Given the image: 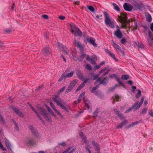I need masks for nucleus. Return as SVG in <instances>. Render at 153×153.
Returning <instances> with one entry per match:
<instances>
[{"instance_id":"obj_7","label":"nucleus","mask_w":153,"mask_h":153,"mask_svg":"<svg viewBox=\"0 0 153 153\" xmlns=\"http://www.w3.org/2000/svg\"><path fill=\"white\" fill-rule=\"evenodd\" d=\"M29 129L31 131L32 134L36 137L37 138L39 137V134L37 129H35V128L32 125H29L28 126Z\"/></svg>"},{"instance_id":"obj_18","label":"nucleus","mask_w":153,"mask_h":153,"mask_svg":"<svg viewBox=\"0 0 153 153\" xmlns=\"http://www.w3.org/2000/svg\"><path fill=\"white\" fill-rule=\"evenodd\" d=\"M83 100L85 105L87 107L88 109L90 107V105L89 101L87 98H85V97L83 98Z\"/></svg>"},{"instance_id":"obj_29","label":"nucleus","mask_w":153,"mask_h":153,"mask_svg":"<svg viewBox=\"0 0 153 153\" xmlns=\"http://www.w3.org/2000/svg\"><path fill=\"white\" fill-rule=\"evenodd\" d=\"M113 5L114 6V9L118 12L120 11V9L119 8V7L117 5V4L115 3H113Z\"/></svg>"},{"instance_id":"obj_11","label":"nucleus","mask_w":153,"mask_h":153,"mask_svg":"<svg viewBox=\"0 0 153 153\" xmlns=\"http://www.w3.org/2000/svg\"><path fill=\"white\" fill-rule=\"evenodd\" d=\"M42 52L43 54L46 56L50 55L51 52V49L49 47L44 48Z\"/></svg>"},{"instance_id":"obj_24","label":"nucleus","mask_w":153,"mask_h":153,"mask_svg":"<svg viewBox=\"0 0 153 153\" xmlns=\"http://www.w3.org/2000/svg\"><path fill=\"white\" fill-rule=\"evenodd\" d=\"M92 145L95 147L96 150H100V147L97 143H96L95 141H92Z\"/></svg>"},{"instance_id":"obj_12","label":"nucleus","mask_w":153,"mask_h":153,"mask_svg":"<svg viewBox=\"0 0 153 153\" xmlns=\"http://www.w3.org/2000/svg\"><path fill=\"white\" fill-rule=\"evenodd\" d=\"M114 35L118 39H121L122 38L123 35L120 30L118 29L114 31Z\"/></svg>"},{"instance_id":"obj_31","label":"nucleus","mask_w":153,"mask_h":153,"mask_svg":"<svg viewBox=\"0 0 153 153\" xmlns=\"http://www.w3.org/2000/svg\"><path fill=\"white\" fill-rule=\"evenodd\" d=\"M66 78L65 75H64V73H63L62 74L61 76L59 79L58 81L59 82H61L62 81V80L64 79H65Z\"/></svg>"},{"instance_id":"obj_33","label":"nucleus","mask_w":153,"mask_h":153,"mask_svg":"<svg viewBox=\"0 0 153 153\" xmlns=\"http://www.w3.org/2000/svg\"><path fill=\"white\" fill-rule=\"evenodd\" d=\"M146 20L147 21H148L149 22H150L152 21V17L151 15L148 13V14L146 16Z\"/></svg>"},{"instance_id":"obj_26","label":"nucleus","mask_w":153,"mask_h":153,"mask_svg":"<svg viewBox=\"0 0 153 153\" xmlns=\"http://www.w3.org/2000/svg\"><path fill=\"white\" fill-rule=\"evenodd\" d=\"M112 45L117 50H120L121 48L117 44L114 42V41L112 42Z\"/></svg>"},{"instance_id":"obj_53","label":"nucleus","mask_w":153,"mask_h":153,"mask_svg":"<svg viewBox=\"0 0 153 153\" xmlns=\"http://www.w3.org/2000/svg\"><path fill=\"white\" fill-rule=\"evenodd\" d=\"M117 76L115 74H112L111 75H110L109 76V77L112 79H113L114 77L115 78Z\"/></svg>"},{"instance_id":"obj_5","label":"nucleus","mask_w":153,"mask_h":153,"mask_svg":"<svg viewBox=\"0 0 153 153\" xmlns=\"http://www.w3.org/2000/svg\"><path fill=\"white\" fill-rule=\"evenodd\" d=\"M143 28L148 32V37L147 39V43L151 47L153 46V34L150 30L149 28L146 25H143Z\"/></svg>"},{"instance_id":"obj_30","label":"nucleus","mask_w":153,"mask_h":153,"mask_svg":"<svg viewBox=\"0 0 153 153\" xmlns=\"http://www.w3.org/2000/svg\"><path fill=\"white\" fill-rule=\"evenodd\" d=\"M98 111V108H97L94 112L93 114V115L94 117H97L98 116V114L99 112Z\"/></svg>"},{"instance_id":"obj_49","label":"nucleus","mask_w":153,"mask_h":153,"mask_svg":"<svg viewBox=\"0 0 153 153\" xmlns=\"http://www.w3.org/2000/svg\"><path fill=\"white\" fill-rule=\"evenodd\" d=\"M147 108H144L142 112L140 113V114H146L147 112Z\"/></svg>"},{"instance_id":"obj_56","label":"nucleus","mask_w":153,"mask_h":153,"mask_svg":"<svg viewBox=\"0 0 153 153\" xmlns=\"http://www.w3.org/2000/svg\"><path fill=\"white\" fill-rule=\"evenodd\" d=\"M82 35L83 36L84 38L86 40L87 38H89L88 37L87 35V33H83Z\"/></svg>"},{"instance_id":"obj_60","label":"nucleus","mask_w":153,"mask_h":153,"mask_svg":"<svg viewBox=\"0 0 153 153\" xmlns=\"http://www.w3.org/2000/svg\"><path fill=\"white\" fill-rule=\"evenodd\" d=\"M110 71V69H109L106 71V72H105V73L103 74L102 76H105L106 74H108Z\"/></svg>"},{"instance_id":"obj_27","label":"nucleus","mask_w":153,"mask_h":153,"mask_svg":"<svg viewBox=\"0 0 153 153\" xmlns=\"http://www.w3.org/2000/svg\"><path fill=\"white\" fill-rule=\"evenodd\" d=\"M27 144L33 146L36 144V142L33 140H29L27 141Z\"/></svg>"},{"instance_id":"obj_47","label":"nucleus","mask_w":153,"mask_h":153,"mask_svg":"<svg viewBox=\"0 0 153 153\" xmlns=\"http://www.w3.org/2000/svg\"><path fill=\"white\" fill-rule=\"evenodd\" d=\"M102 84L105 86H106L107 85V83L106 82V81H105V79H102V81H101L100 83L98 85H100V84Z\"/></svg>"},{"instance_id":"obj_20","label":"nucleus","mask_w":153,"mask_h":153,"mask_svg":"<svg viewBox=\"0 0 153 153\" xmlns=\"http://www.w3.org/2000/svg\"><path fill=\"white\" fill-rule=\"evenodd\" d=\"M86 55V53L82 52L81 55L79 57L77 58V59L79 62H82Z\"/></svg>"},{"instance_id":"obj_35","label":"nucleus","mask_w":153,"mask_h":153,"mask_svg":"<svg viewBox=\"0 0 153 153\" xmlns=\"http://www.w3.org/2000/svg\"><path fill=\"white\" fill-rule=\"evenodd\" d=\"M74 72V71H72L70 73H68L67 74L65 75L66 78L67 77H71L73 75Z\"/></svg>"},{"instance_id":"obj_23","label":"nucleus","mask_w":153,"mask_h":153,"mask_svg":"<svg viewBox=\"0 0 153 153\" xmlns=\"http://www.w3.org/2000/svg\"><path fill=\"white\" fill-rule=\"evenodd\" d=\"M128 123V121L127 120H125L124 121L122 122L119 124L117 126V128L118 129L122 128V126L126 124H127Z\"/></svg>"},{"instance_id":"obj_1","label":"nucleus","mask_w":153,"mask_h":153,"mask_svg":"<svg viewBox=\"0 0 153 153\" xmlns=\"http://www.w3.org/2000/svg\"><path fill=\"white\" fill-rule=\"evenodd\" d=\"M30 107L32 110L35 113L37 117L41 121L44 125H45V123L41 116L39 114V113L43 116L44 118L45 119L46 121L50 122H52L51 117L49 114L47 113V111L45 109L41 107H39L37 110V111H39V112H38L33 106H31Z\"/></svg>"},{"instance_id":"obj_37","label":"nucleus","mask_w":153,"mask_h":153,"mask_svg":"<svg viewBox=\"0 0 153 153\" xmlns=\"http://www.w3.org/2000/svg\"><path fill=\"white\" fill-rule=\"evenodd\" d=\"M94 94L99 97H100L102 96V94L101 92L99 90L97 91H96L94 93Z\"/></svg>"},{"instance_id":"obj_51","label":"nucleus","mask_w":153,"mask_h":153,"mask_svg":"<svg viewBox=\"0 0 153 153\" xmlns=\"http://www.w3.org/2000/svg\"><path fill=\"white\" fill-rule=\"evenodd\" d=\"M86 68L88 70H91L92 69V67L89 64L86 65Z\"/></svg>"},{"instance_id":"obj_43","label":"nucleus","mask_w":153,"mask_h":153,"mask_svg":"<svg viewBox=\"0 0 153 153\" xmlns=\"http://www.w3.org/2000/svg\"><path fill=\"white\" fill-rule=\"evenodd\" d=\"M127 41L126 39L125 38H122L120 40V42L122 44L124 45L127 42Z\"/></svg>"},{"instance_id":"obj_15","label":"nucleus","mask_w":153,"mask_h":153,"mask_svg":"<svg viewBox=\"0 0 153 153\" xmlns=\"http://www.w3.org/2000/svg\"><path fill=\"white\" fill-rule=\"evenodd\" d=\"M77 79L73 80V81L70 83L68 86V88L71 90L77 83Z\"/></svg>"},{"instance_id":"obj_19","label":"nucleus","mask_w":153,"mask_h":153,"mask_svg":"<svg viewBox=\"0 0 153 153\" xmlns=\"http://www.w3.org/2000/svg\"><path fill=\"white\" fill-rule=\"evenodd\" d=\"M4 139L5 141V144L6 146L7 147V149H10V150H11V144L10 143L9 140L6 137H5Z\"/></svg>"},{"instance_id":"obj_25","label":"nucleus","mask_w":153,"mask_h":153,"mask_svg":"<svg viewBox=\"0 0 153 153\" xmlns=\"http://www.w3.org/2000/svg\"><path fill=\"white\" fill-rule=\"evenodd\" d=\"M140 122V121H136L134 122H132L131 124L128 125L126 127V128H129L130 127H132L133 126L136 125V124L139 123Z\"/></svg>"},{"instance_id":"obj_41","label":"nucleus","mask_w":153,"mask_h":153,"mask_svg":"<svg viewBox=\"0 0 153 153\" xmlns=\"http://www.w3.org/2000/svg\"><path fill=\"white\" fill-rule=\"evenodd\" d=\"M88 9L91 12H94L95 10L94 8L91 6H88Z\"/></svg>"},{"instance_id":"obj_39","label":"nucleus","mask_w":153,"mask_h":153,"mask_svg":"<svg viewBox=\"0 0 153 153\" xmlns=\"http://www.w3.org/2000/svg\"><path fill=\"white\" fill-rule=\"evenodd\" d=\"M111 57L113 58L116 62H117L118 61V59L115 57V55L114 54L111 53L109 55Z\"/></svg>"},{"instance_id":"obj_17","label":"nucleus","mask_w":153,"mask_h":153,"mask_svg":"<svg viewBox=\"0 0 153 153\" xmlns=\"http://www.w3.org/2000/svg\"><path fill=\"white\" fill-rule=\"evenodd\" d=\"M114 113L118 115L120 119L123 120L125 119L124 116L123 114L120 113V111L117 109H115L114 110Z\"/></svg>"},{"instance_id":"obj_3","label":"nucleus","mask_w":153,"mask_h":153,"mask_svg":"<svg viewBox=\"0 0 153 153\" xmlns=\"http://www.w3.org/2000/svg\"><path fill=\"white\" fill-rule=\"evenodd\" d=\"M71 32L74 34L75 36L81 37L82 35V32L75 24L71 23L69 24Z\"/></svg>"},{"instance_id":"obj_44","label":"nucleus","mask_w":153,"mask_h":153,"mask_svg":"<svg viewBox=\"0 0 153 153\" xmlns=\"http://www.w3.org/2000/svg\"><path fill=\"white\" fill-rule=\"evenodd\" d=\"M44 88V85H41L39 86L36 89V91H39L41 89H42Z\"/></svg>"},{"instance_id":"obj_57","label":"nucleus","mask_w":153,"mask_h":153,"mask_svg":"<svg viewBox=\"0 0 153 153\" xmlns=\"http://www.w3.org/2000/svg\"><path fill=\"white\" fill-rule=\"evenodd\" d=\"M42 17L45 19H48L49 18V17L47 15L44 14L42 16Z\"/></svg>"},{"instance_id":"obj_63","label":"nucleus","mask_w":153,"mask_h":153,"mask_svg":"<svg viewBox=\"0 0 153 153\" xmlns=\"http://www.w3.org/2000/svg\"><path fill=\"white\" fill-rule=\"evenodd\" d=\"M85 149L88 152V153H91V151L90 150L88 146H86Z\"/></svg>"},{"instance_id":"obj_55","label":"nucleus","mask_w":153,"mask_h":153,"mask_svg":"<svg viewBox=\"0 0 153 153\" xmlns=\"http://www.w3.org/2000/svg\"><path fill=\"white\" fill-rule=\"evenodd\" d=\"M82 138V140L85 143H87V137L85 136Z\"/></svg>"},{"instance_id":"obj_13","label":"nucleus","mask_w":153,"mask_h":153,"mask_svg":"<svg viewBox=\"0 0 153 153\" xmlns=\"http://www.w3.org/2000/svg\"><path fill=\"white\" fill-rule=\"evenodd\" d=\"M50 104L51 107L54 111L56 114L59 115L61 117H63V116L62 115V114L58 111L57 109L56 108L53 104L51 102Z\"/></svg>"},{"instance_id":"obj_14","label":"nucleus","mask_w":153,"mask_h":153,"mask_svg":"<svg viewBox=\"0 0 153 153\" xmlns=\"http://www.w3.org/2000/svg\"><path fill=\"white\" fill-rule=\"evenodd\" d=\"M86 41L89 42L94 47H96L97 46V45L95 42V39L94 38L91 37L90 38V39L89 38H87Z\"/></svg>"},{"instance_id":"obj_59","label":"nucleus","mask_w":153,"mask_h":153,"mask_svg":"<svg viewBox=\"0 0 153 153\" xmlns=\"http://www.w3.org/2000/svg\"><path fill=\"white\" fill-rule=\"evenodd\" d=\"M12 31V30L9 29H7L5 30V32L7 33H9Z\"/></svg>"},{"instance_id":"obj_38","label":"nucleus","mask_w":153,"mask_h":153,"mask_svg":"<svg viewBox=\"0 0 153 153\" xmlns=\"http://www.w3.org/2000/svg\"><path fill=\"white\" fill-rule=\"evenodd\" d=\"M0 122H1L3 124H5V120H4L2 115L1 114H0Z\"/></svg>"},{"instance_id":"obj_8","label":"nucleus","mask_w":153,"mask_h":153,"mask_svg":"<svg viewBox=\"0 0 153 153\" xmlns=\"http://www.w3.org/2000/svg\"><path fill=\"white\" fill-rule=\"evenodd\" d=\"M144 7V5L142 3L139 4V3H135L133 5V8L134 10H140L142 11L143 8Z\"/></svg>"},{"instance_id":"obj_6","label":"nucleus","mask_w":153,"mask_h":153,"mask_svg":"<svg viewBox=\"0 0 153 153\" xmlns=\"http://www.w3.org/2000/svg\"><path fill=\"white\" fill-rule=\"evenodd\" d=\"M144 99V96L142 97L141 100L140 102H139H139L137 101L136 102L133 106L127 109L125 112L126 113H127L131 111L132 109H134L133 111H135L137 109H138L142 105Z\"/></svg>"},{"instance_id":"obj_54","label":"nucleus","mask_w":153,"mask_h":153,"mask_svg":"<svg viewBox=\"0 0 153 153\" xmlns=\"http://www.w3.org/2000/svg\"><path fill=\"white\" fill-rule=\"evenodd\" d=\"M78 77L79 79L80 80H83L84 79V76L82 74L80 75H79V76H78Z\"/></svg>"},{"instance_id":"obj_40","label":"nucleus","mask_w":153,"mask_h":153,"mask_svg":"<svg viewBox=\"0 0 153 153\" xmlns=\"http://www.w3.org/2000/svg\"><path fill=\"white\" fill-rule=\"evenodd\" d=\"M67 48L66 46H65L63 48L62 53L64 54L67 55L68 54V52L67 51Z\"/></svg>"},{"instance_id":"obj_10","label":"nucleus","mask_w":153,"mask_h":153,"mask_svg":"<svg viewBox=\"0 0 153 153\" xmlns=\"http://www.w3.org/2000/svg\"><path fill=\"white\" fill-rule=\"evenodd\" d=\"M12 108L14 112L19 116L22 117H24V114L22 112L20 111L19 109L15 107H12Z\"/></svg>"},{"instance_id":"obj_21","label":"nucleus","mask_w":153,"mask_h":153,"mask_svg":"<svg viewBox=\"0 0 153 153\" xmlns=\"http://www.w3.org/2000/svg\"><path fill=\"white\" fill-rule=\"evenodd\" d=\"M90 76L92 77H93L92 79V80H94L96 79L99 76L100 74L99 72H98L97 74L95 75L94 72H91L90 73Z\"/></svg>"},{"instance_id":"obj_45","label":"nucleus","mask_w":153,"mask_h":153,"mask_svg":"<svg viewBox=\"0 0 153 153\" xmlns=\"http://www.w3.org/2000/svg\"><path fill=\"white\" fill-rule=\"evenodd\" d=\"M0 148L3 151H6L7 150L6 149L4 148L1 142V140L0 139Z\"/></svg>"},{"instance_id":"obj_32","label":"nucleus","mask_w":153,"mask_h":153,"mask_svg":"<svg viewBox=\"0 0 153 153\" xmlns=\"http://www.w3.org/2000/svg\"><path fill=\"white\" fill-rule=\"evenodd\" d=\"M121 78V79L123 80H127L129 79V76L128 75L125 74L122 75Z\"/></svg>"},{"instance_id":"obj_46","label":"nucleus","mask_w":153,"mask_h":153,"mask_svg":"<svg viewBox=\"0 0 153 153\" xmlns=\"http://www.w3.org/2000/svg\"><path fill=\"white\" fill-rule=\"evenodd\" d=\"M76 75L77 76H79V75H80L82 74L80 70L79 69L76 70Z\"/></svg>"},{"instance_id":"obj_16","label":"nucleus","mask_w":153,"mask_h":153,"mask_svg":"<svg viewBox=\"0 0 153 153\" xmlns=\"http://www.w3.org/2000/svg\"><path fill=\"white\" fill-rule=\"evenodd\" d=\"M74 44L77 46V47L79 48L80 50L83 51L84 47L81 45L80 44L79 41H77L75 40H74L73 42Z\"/></svg>"},{"instance_id":"obj_64","label":"nucleus","mask_w":153,"mask_h":153,"mask_svg":"<svg viewBox=\"0 0 153 153\" xmlns=\"http://www.w3.org/2000/svg\"><path fill=\"white\" fill-rule=\"evenodd\" d=\"M150 29L153 32V23H152L150 24Z\"/></svg>"},{"instance_id":"obj_48","label":"nucleus","mask_w":153,"mask_h":153,"mask_svg":"<svg viewBox=\"0 0 153 153\" xmlns=\"http://www.w3.org/2000/svg\"><path fill=\"white\" fill-rule=\"evenodd\" d=\"M122 25H121V27L123 28L126 29L127 28V25L126 24L125 22H121Z\"/></svg>"},{"instance_id":"obj_62","label":"nucleus","mask_w":153,"mask_h":153,"mask_svg":"<svg viewBox=\"0 0 153 153\" xmlns=\"http://www.w3.org/2000/svg\"><path fill=\"white\" fill-rule=\"evenodd\" d=\"M85 149L88 152V153H91V151L90 150L88 146H86Z\"/></svg>"},{"instance_id":"obj_58","label":"nucleus","mask_w":153,"mask_h":153,"mask_svg":"<svg viewBox=\"0 0 153 153\" xmlns=\"http://www.w3.org/2000/svg\"><path fill=\"white\" fill-rule=\"evenodd\" d=\"M90 60V61L91 62V64H96V62H95L94 59H93V58H91V59Z\"/></svg>"},{"instance_id":"obj_9","label":"nucleus","mask_w":153,"mask_h":153,"mask_svg":"<svg viewBox=\"0 0 153 153\" xmlns=\"http://www.w3.org/2000/svg\"><path fill=\"white\" fill-rule=\"evenodd\" d=\"M123 8L126 11L130 12L133 8V6L130 4L125 3L123 5Z\"/></svg>"},{"instance_id":"obj_28","label":"nucleus","mask_w":153,"mask_h":153,"mask_svg":"<svg viewBox=\"0 0 153 153\" xmlns=\"http://www.w3.org/2000/svg\"><path fill=\"white\" fill-rule=\"evenodd\" d=\"M99 86V85H97L95 87H92L91 89L90 88V90H91V92L92 93H95L96 91H95L97 89Z\"/></svg>"},{"instance_id":"obj_34","label":"nucleus","mask_w":153,"mask_h":153,"mask_svg":"<svg viewBox=\"0 0 153 153\" xmlns=\"http://www.w3.org/2000/svg\"><path fill=\"white\" fill-rule=\"evenodd\" d=\"M65 46L62 44L60 42H58V47L59 50L60 51H61V49H62Z\"/></svg>"},{"instance_id":"obj_36","label":"nucleus","mask_w":153,"mask_h":153,"mask_svg":"<svg viewBox=\"0 0 153 153\" xmlns=\"http://www.w3.org/2000/svg\"><path fill=\"white\" fill-rule=\"evenodd\" d=\"M85 94V92H83L79 96V97L77 99L78 101H81L82 97L84 96Z\"/></svg>"},{"instance_id":"obj_4","label":"nucleus","mask_w":153,"mask_h":153,"mask_svg":"<svg viewBox=\"0 0 153 153\" xmlns=\"http://www.w3.org/2000/svg\"><path fill=\"white\" fill-rule=\"evenodd\" d=\"M103 13L105 18V22L106 25L111 28H114L115 27L114 24L111 21L109 15L106 11L103 12Z\"/></svg>"},{"instance_id":"obj_2","label":"nucleus","mask_w":153,"mask_h":153,"mask_svg":"<svg viewBox=\"0 0 153 153\" xmlns=\"http://www.w3.org/2000/svg\"><path fill=\"white\" fill-rule=\"evenodd\" d=\"M59 96L56 94L55 95L54 97H53L52 99L61 108L67 112H69V110L67 108H69V105L67 104L65 102H63V104L61 102L63 101V100L62 101L61 100L60 101L57 100Z\"/></svg>"},{"instance_id":"obj_50","label":"nucleus","mask_w":153,"mask_h":153,"mask_svg":"<svg viewBox=\"0 0 153 153\" xmlns=\"http://www.w3.org/2000/svg\"><path fill=\"white\" fill-rule=\"evenodd\" d=\"M15 126H14V128L17 131H19V128L18 126V124L17 123H15Z\"/></svg>"},{"instance_id":"obj_61","label":"nucleus","mask_w":153,"mask_h":153,"mask_svg":"<svg viewBox=\"0 0 153 153\" xmlns=\"http://www.w3.org/2000/svg\"><path fill=\"white\" fill-rule=\"evenodd\" d=\"M59 18L61 20H63L65 19V17L63 16L60 15L59 16Z\"/></svg>"},{"instance_id":"obj_52","label":"nucleus","mask_w":153,"mask_h":153,"mask_svg":"<svg viewBox=\"0 0 153 153\" xmlns=\"http://www.w3.org/2000/svg\"><path fill=\"white\" fill-rule=\"evenodd\" d=\"M100 67V65H96L94 66L93 68V70H97Z\"/></svg>"},{"instance_id":"obj_42","label":"nucleus","mask_w":153,"mask_h":153,"mask_svg":"<svg viewBox=\"0 0 153 153\" xmlns=\"http://www.w3.org/2000/svg\"><path fill=\"white\" fill-rule=\"evenodd\" d=\"M138 93L136 95L135 97L136 98H137L140 97L141 94V92L140 90H138Z\"/></svg>"},{"instance_id":"obj_22","label":"nucleus","mask_w":153,"mask_h":153,"mask_svg":"<svg viewBox=\"0 0 153 153\" xmlns=\"http://www.w3.org/2000/svg\"><path fill=\"white\" fill-rule=\"evenodd\" d=\"M122 16H118V18L120 20V22H126V21L127 20L128 18L125 16L124 14L122 15Z\"/></svg>"}]
</instances>
